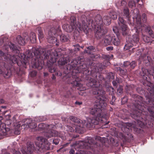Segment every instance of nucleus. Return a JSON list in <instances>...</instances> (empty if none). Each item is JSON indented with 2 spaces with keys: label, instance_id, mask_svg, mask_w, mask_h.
<instances>
[{
  "label": "nucleus",
  "instance_id": "obj_1",
  "mask_svg": "<svg viewBox=\"0 0 154 154\" xmlns=\"http://www.w3.org/2000/svg\"><path fill=\"white\" fill-rule=\"evenodd\" d=\"M65 52L61 49L51 50V54L49 60L50 66L58 62L59 65H63L68 63L66 69L68 72H72L73 70L77 69L79 72H82L86 75L87 85L92 87V93L98 95L96 97L94 108L90 111V114L94 116V117L88 119L85 124L86 127H95L100 122H103L107 120L108 117L106 114V101L107 98L105 94L103 84L102 82L105 79L100 75L98 76L97 73L105 68L103 63L95 64L89 59H86L85 63L83 56L78 57L75 59H71L69 56H66Z\"/></svg>",
  "mask_w": 154,
  "mask_h": 154
},
{
  "label": "nucleus",
  "instance_id": "obj_2",
  "mask_svg": "<svg viewBox=\"0 0 154 154\" xmlns=\"http://www.w3.org/2000/svg\"><path fill=\"white\" fill-rule=\"evenodd\" d=\"M10 48L13 53L16 55L5 54L0 50V56L7 60H10L11 64L9 67L0 68V74L5 75L8 77L16 74H18L20 70V67L26 68V66L31 63L33 68L40 70L42 69L44 65V60H49L51 54V50H47L46 49L33 48L32 51L28 50L26 54H20V51L17 47L11 42L9 44Z\"/></svg>",
  "mask_w": 154,
  "mask_h": 154
},
{
  "label": "nucleus",
  "instance_id": "obj_3",
  "mask_svg": "<svg viewBox=\"0 0 154 154\" xmlns=\"http://www.w3.org/2000/svg\"><path fill=\"white\" fill-rule=\"evenodd\" d=\"M135 100L133 104L134 110L131 116L137 120L141 128H151L154 123V94L152 97H148L146 101L136 94L132 95Z\"/></svg>",
  "mask_w": 154,
  "mask_h": 154
},
{
  "label": "nucleus",
  "instance_id": "obj_4",
  "mask_svg": "<svg viewBox=\"0 0 154 154\" xmlns=\"http://www.w3.org/2000/svg\"><path fill=\"white\" fill-rule=\"evenodd\" d=\"M104 139L99 136L95 138L91 137H86L85 141H76L72 146H73L77 152L75 153L74 149H71L69 152V154H98V152L102 149Z\"/></svg>",
  "mask_w": 154,
  "mask_h": 154
},
{
  "label": "nucleus",
  "instance_id": "obj_5",
  "mask_svg": "<svg viewBox=\"0 0 154 154\" xmlns=\"http://www.w3.org/2000/svg\"><path fill=\"white\" fill-rule=\"evenodd\" d=\"M132 13L133 14L134 16L133 17V20L136 19L137 25L136 26H132L131 28L132 31L135 32L134 35L131 37L129 40L131 43L134 45V48L132 49V52H134L136 51H139L138 49L139 47V45H137L139 43V35L141 33L142 31V24L141 21L140 15L139 14V11L137 9H134L132 11Z\"/></svg>",
  "mask_w": 154,
  "mask_h": 154
},
{
  "label": "nucleus",
  "instance_id": "obj_6",
  "mask_svg": "<svg viewBox=\"0 0 154 154\" xmlns=\"http://www.w3.org/2000/svg\"><path fill=\"white\" fill-rule=\"evenodd\" d=\"M90 23L92 27L94 26L95 36L97 39H101L103 35L107 33V29L103 26V21L100 15L97 14L96 16L94 21L90 19L89 23L90 24Z\"/></svg>",
  "mask_w": 154,
  "mask_h": 154
},
{
  "label": "nucleus",
  "instance_id": "obj_7",
  "mask_svg": "<svg viewBox=\"0 0 154 154\" xmlns=\"http://www.w3.org/2000/svg\"><path fill=\"white\" fill-rule=\"evenodd\" d=\"M121 16L127 19L129 24L132 25L133 23H132L130 20L131 16L130 14L129 9L127 8H124L123 12L121 13L119 17L118 22L119 28L122 31L123 35H125L128 33V28L126 24V21Z\"/></svg>",
  "mask_w": 154,
  "mask_h": 154
},
{
  "label": "nucleus",
  "instance_id": "obj_8",
  "mask_svg": "<svg viewBox=\"0 0 154 154\" xmlns=\"http://www.w3.org/2000/svg\"><path fill=\"white\" fill-rule=\"evenodd\" d=\"M39 129H43L45 132L44 136L48 138L52 137L59 136L63 140H65L66 137L64 135H61L58 132L55 130L56 126L53 125H47L44 123H41L38 125Z\"/></svg>",
  "mask_w": 154,
  "mask_h": 154
},
{
  "label": "nucleus",
  "instance_id": "obj_9",
  "mask_svg": "<svg viewBox=\"0 0 154 154\" xmlns=\"http://www.w3.org/2000/svg\"><path fill=\"white\" fill-rule=\"evenodd\" d=\"M61 33L62 32L60 26H58L51 28L48 32V42L51 44L55 43L56 46L58 45L59 42H57V39L54 35L56 34L60 35Z\"/></svg>",
  "mask_w": 154,
  "mask_h": 154
},
{
  "label": "nucleus",
  "instance_id": "obj_10",
  "mask_svg": "<svg viewBox=\"0 0 154 154\" xmlns=\"http://www.w3.org/2000/svg\"><path fill=\"white\" fill-rule=\"evenodd\" d=\"M47 139L43 137H39L38 138V141L36 143L37 146L36 149L38 153H40L44 152L47 149L45 146Z\"/></svg>",
  "mask_w": 154,
  "mask_h": 154
},
{
  "label": "nucleus",
  "instance_id": "obj_11",
  "mask_svg": "<svg viewBox=\"0 0 154 154\" xmlns=\"http://www.w3.org/2000/svg\"><path fill=\"white\" fill-rule=\"evenodd\" d=\"M70 24H65L63 25V29L68 32H72L74 29H77L76 26V18L74 16H71L70 18Z\"/></svg>",
  "mask_w": 154,
  "mask_h": 154
},
{
  "label": "nucleus",
  "instance_id": "obj_12",
  "mask_svg": "<svg viewBox=\"0 0 154 154\" xmlns=\"http://www.w3.org/2000/svg\"><path fill=\"white\" fill-rule=\"evenodd\" d=\"M35 149V147L33 143L31 142L27 143V151L23 152V154H32L33 150ZM2 154H10L7 152L5 149H3ZM14 154H21V152L18 151H16Z\"/></svg>",
  "mask_w": 154,
  "mask_h": 154
},
{
  "label": "nucleus",
  "instance_id": "obj_13",
  "mask_svg": "<svg viewBox=\"0 0 154 154\" xmlns=\"http://www.w3.org/2000/svg\"><path fill=\"white\" fill-rule=\"evenodd\" d=\"M109 15L111 17L108 16H105L103 17L102 19L103 25L104 24L106 25H109L111 23V18L113 20H115L117 18V16L116 12L113 11L109 13Z\"/></svg>",
  "mask_w": 154,
  "mask_h": 154
},
{
  "label": "nucleus",
  "instance_id": "obj_14",
  "mask_svg": "<svg viewBox=\"0 0 154 154\" xmlns=\"http://www.w3.org/2000/svg\"><path fill=\"white\" fill-rule=\"evenodd\" d=\"M69 119L72 122L78 124L75 128V129H79L80 130H82V128L84 127L85 125L80 123L81 120L80 119L74 116H69Z\"/></svg>",
  "mask_w": 154,
  "mask_h": 154
},
{
  "label": "nucleus",
  "instance_id": "obj_15",
  "mask_svg": "<svg viewBox=\"0 0 154 154\" xmlns=\"http://www.w3.org/2000/svg\"><path fill=\"white\" fill-rule=\"evenodd\" d=\"M103 35L101 38L103 37V45L105 46H107L108 45H110L111 44L112 35H107L103 37L105 35Z\"/></svg>",
  "mask_w": 154,
  "mask_h": 154
},
{
  "label": "nucleus",
  "instance_id": "obj_16",
  "mask_svg": "<svg viewBox=\"0 0 154 154\" xmlns=\"http://www.w3.org/2000/svg\"><path fill=\"white\" fill-rule=\"evenodd\" d=\"M23 126H26V128L33 129L35 128L37 126V125L35 123L32 122L31 119H27L26 121V123L24 125H22V127Z\"/></svg>",
  "mask_w": 154,
  "mask_h": 154
},
{
  "label": "nucleus",
  "instance_id": "obj_17",
  "mask_svg": "<svg viewBox=\"0 0 154 154\" xmlns=\"http://www.w3.org/2000/svg\"><path fill=\"white\" fill-rule=\"evenodd\" d=\"M3 119V117L0 116V131L4 134H6L9 131L10 129L8 128H6L5 124L1 121Z\"/></svg>",
  "mask_w": 154,
  "mask_h": 154
},
{
  "label": "nucleus",
  "instance_id": "obj_18",
  "mask_svg": "<svg viewBox=\"0 0 154 154\" xmlns=\"http://www.w3.org/2000/svg\"><path fill=\"white\" fill-rule=\"evenodd\" d=\"M136 87L133 85H127L125 87V90L127 93L129 94L131 96L132 93L133 92Z\"/></svg>",
  "mask_w": 154,
  "mask_h": 154
},
{
  "label": "nucleus",
  "instance_id": "obj_19",
  "mask_svg": "<svg viewBox=\"0 0 154 154\" xmlns=\"http://www.w3.org/2000/svg\"><path fill=\"white\" fill-rule=\"evenodd\" d=\"M131 125V123H128L126 124L125 125L122 127L121 129L124 132L126 133H128L127 134H128V133H130L131 131L130 127Z\"/></svg>",
  "mask_w": 154,
  "mask_h": 154
},
{
  "label": "nucleus",
  "instance_id": "obj_20",
  "mask_svg": "<svg viewBox=\"0 0 154 154\" xmlns=\"http://www.w3.org/2000/svg\"><path fill=\"white\" fill-rule=\"evenodd\" d=\"M115 70L119 72L120 75L123 76L127 75V70L126 69L123 68L122 69L120 67L115 68Z\"/></svg>",
  "mask_w": 154,
  "mask_h": 154
},
{
  "label": "nucleus",
  "instance_id": "obj_21",
  "mask_svg": "<svg viewBox=\"0 0 154 154\" xmlns=\"http://www.w3.org/2000/svg\"><path fill=\"white\" fill-rule=\"evenodd\" d=\"M61 33L60 35H60V39L61 42H69L70 38L68 35L62 34L61 35Z\"/></svg>",
  "mask_w": 154,
  "mask_h": 154
},
{
  "label": "nucleus",
  "instance_id": "obj_22",
  "mask_svg": "<svg viewBox=\"0 0 154 154\" xmlns=\"http://www.w3.org/2000/svg\"><path fill=\"white\" fill-rule=\"evenodd\" d=\"M112 43L114 45L118 46L120 44V41L118 36L112 35Z\"/></svg>",
  "mask_w": 154,
  "mask_h": 154
},
{
  "label": "nucleus",
  "instance_id": "obj_23",
  "mask_svg": "<svg viewBox=\"0 0 154 154\" xmlns=\"http://www.w3.org/2000/svg\"><path fill=\"white\" fill-rule=\"evenodd\" d=\"M95 50V48L93 46H89L87 48V50L85 51V52L90 55H93L94 52Z\"/></svg>",
  "mask_w": 154,
  "mask_h": 154
},
{
  "label": "nucleus",
  "instance_id": "obj_24",
  "mask_svg": "<svg viewBox=\"0 0 154 154\" xmlns=\"http://www.w3.org/2000/svg\"><path fill=\"white\" fill-rule=\"evenodd\" d=\"M36 31L38 33V38L40 41L44 37L43 32L42 28L40 27H38L36 29Z\"/></svg>",
  "mask_w": 154,
  "mask_h": 154
},
{
  "label": "nucleus",
  "instance_id": "obj_25",
  "mask_svg": "<svg viewBox=\"0 0 154 154\" xmlns=\"http://www.w3.org/2000/svg\"><path fill=\"white\" fill-rule=\"evenodd\" d=\"M18 43L21 45H24L26 43L25 39L22 38L20 35H18L16 38Z\"/></svg>",
  "mask_w": 154,
  "mask_h": 154
},
{
  "label": "nucleus",
  "instance_id": "obj_26",
  "mask_svg": "<svg viewBox=\"0 0 154 154\" xmlns=\"http://www.w3.org/2000/svg\"><path fill=\"white\" fill-rule=\"evenodd\" d=\"M142 36L143 39L144 41L146 43L151 44L153 42V40H152V38H151L149 37L143 35V34Z\"/></svg>",
  "mask_w": 154,
  "mask_h": 154
},
{
  "label": "nucleus",
  "instance_id": "obj_27",
  "mask_svg": "<svg viewBox=\"0 0 154 154\" xmlns=\"http://www.w3.org/2000/svg\"><path fill=\"white\" fill-rule=\"evenodd\" d=\"M48 70L51 73L55 72V75H56L58 76H60L62 75V74L60 72H57L56 71L57 69L55 68L52 67H49Z\"/></svg>",
  "mask_w": 154,
  "mask_h": 154
},
{
  "label": "nucleus",
  "instance_id": "obj_28",
  "mask_svg": "<svg viewBox=\"0 0 154 154\" xmlns=\"http://www.w3.org/2000/svg\"><path fill=\"white\" fill-rule=\"evenodd\" d=\"M71 78L69 79L68 80H69V82H68L69 84H71L73 85V86L79 87L81 86V84L79 82L76 81L75 79L73 80H71Z\"/></svg>",
  "mask_w": 154,
  "mask_h": 154
},
{
  "label": "nucleus",
  "instance_id": "obj_29",
  "mask_svg": "<svg viewBox=\"0 0 154 154\" xmlns=\"http://www.w3.org/2000/svg\"><path fill=\"white\" fill-rule=\"evenodd\" d=\"M27 40H30L32 42H35L36 40V37L35 34L34 32H31L30 34V37L27 39Z\"/></svg>",
  "mask_w": 154,
  "mask_h": 154
},
{
  "label": "nucleus",
  "instance_id": "obj_30",
  "mask_svg": "<svg viewBox=\"0 0 154 154\" xmlns=\"http://www.w3.org/2000/svg\"><path fill=\"white\" fill-rule=\"evenodd\" d=\"M145 31L148 33L150 35L152 38H154V33L151 30V27L149 26L147 27L145 29Z\"/></svg>",
  "mask_w": 154,
  "mask_h": 154
},
{
  "label": "nucleus",
  "instance_id": "obj_31",
  "mask_svg": "<svg viewBox=\"0 0 154 154\" xmlns=\"http://www.w3.org/2000/svg\"><path fill=\"white\" fill-rule=\"evenodd\" d=\"M76 26L77 28H78L80 31H82V30L84 32H85L86 31H87L88 27L87 25L85 24L82 26L80 24H79V26L78 25H77Z\"/></svg>",
  "mask_w": 154,
  "mask_h": 154
},
{
  "label": "nucleus",
  "instance_id": "obj_32",
  "mask_svg": "<svg viewBox=\"0 0 154 154\" xmlns=\"http://www.w3.org/2000/svg\"><path fill=\"white\" fill-rule=\"evenodd\" d=\"M113 55H109V54H103L102 55V58L104 60L109 61L113 57Z\"/></svg>",
  "mask_w": 154,
  "mask_h": 154
},
{
  "label": "nucleus",
  "instance_id": "obj_33",
  "mask_svg": "<svg viewBox=\"0 0 154 154\" xmlns=\"http://www.w3.org/2000/svg\"><path fill=\"white\" fill-rule=\"evenodd\" d=\"M128 42L125 45L124 49L125 50H128L132 47L134 46V44L131 43L129 40Z\"/></svg>",
  "mask_w": 154,
  "mask_h": 154
},
{
  "label": "nucleus",
  "instance_id": "obj_34",
  "mask_svg": "<svg viewBox=\"0 0 154 154\" xmlns=\"http://www.w3.org/2000/svg\"><path fill=\"white\" fill-rule=\"evenodd\" d=\"M134 131L137 133H142L143 132L142 129L140 128L137 127L136 126L133 127Z\"/></svg>",
  "mask_w": 154,
  "mask_h": 154
},
{
  "label": "nucleus",
  "instance_id": "obj_35",
  "mask_svg": "<svg viewBox=\"0 0 154 154\" xmlns=\"http://www.w3.org/2000/svg\"><path fill=\"white\" fill-rule=\"evenodd\" d=\"M21 126V125L20 124H18L17 125V128H15L14 131V133L16 134H19L20 133V128Z\"/></svg>",
  "mask_w": 154,
  "mask_h": 154
},
{
  "label": "nucleus",
  "instance_id": "obj_36",
  "mask_svg": "<svg viewBox=\"0 0 154 154\" xmlns=\"http://www.w3.org/2000/svg\"><path fill=\"white\" fill-rule=\"evenodd\" d=\"M136 65V62L134 61H132L130 63L129 68H130V70L133 69L134 68Z\"/></svg>",
  "mask_w": 154,
  "mask_h": 154
},
{
  "label": "nucleus",
  "instance_id": "obj_37",
  "mask_svg": "<svg viewBox=\"0 0 154 154\" xmlns=\"http://www.w3.org/2000/svg\"><path fill=\"white\" fill-rule=\"evenodd\" d=\"M46 120V118L42 116L37 117L35 118V120L38 122H40L45 121Z\"/></svg>",
  "mask_w": 154,
  "mask_h": 154
},
{
  "label": "nucleus",
  "instance_id": "obj_38",
  "mask_svg": "<svg viewBox=\"0 0 154 154\" xmlns=\"http://www.w3.org/2000/svg\"><path fill=\"white\" fill-rule=\"evenodd\" d=\"M128 6L132 8L136 6V2L134 1H130L128 3Z\"/></svg>",
  "mask_w": 154,
  "mask_h": 154
},
{
  "label": "nucleus",
  "instance_id": "obj_39",
  "mask_svg": "<svg viewBox=\"0 0 154 154\" xmlns=\"http://www.w3.org/2000/svg\"><path fill=\"white\" fill-rule=\"evenodd\" d=\"M66 131L70 132H72L74 131V128L70 126L66 125Z\"/></svg>",
  "mask_w": 154,
  "mask_h": 154
},
{
  "label": "nucleus",
  "instance_id": "obj_40",
  "mask_svg": "<svg viewBox=\"0 0 154 154\" xmlns=\"http://www.w3.org/2000/svg\"><path fill=\"white\" fill-rule=\"evenodd\" d=\"M123 89L122 87H120L118 88L117 90V94L119 95H121L123 93Z\"/></svg>",
  "mask_w": 154,
  "mask_h": 154
},
{
  "label": "nucleus",
  "instance_id": "obj_41",
  "mask_svg": "<svg viewBox=\"0 0 154 154\" xmlns=\"http://www.w3.org/2000/svg\"><path fill=\"white\" fill-rule=\"evenodd\" d=\"M130 62L128 61L125 62L124 63V67L125 68H129Z\"/></svg>",
  "mask_w": 154,
  "mask_h": 154
},
{
  "label": "nucleus",
  "instance_id": "obj_42",
  "mask_svg": "<svg viewBox=\"0 0 154 154\" xmlns=\"http://www.w3.org/2000/svg\"><path fill=\"white\" fill-rule=\"evenodd\" d=\"M60 140L59 138H56L54 139L53 140V143L56 145L58 144Z\"/></svg>",
  "mask_w": 154,
  "mask_h": 154
},
{
  "label": "nucleus",
  "instance_id": "obj_43",
  "mask_svg": "<svg viewBox=\"0 0 154 154\" xmlns=\"http://www.w3.org/2000/svg\"><path fill=\"white\" fill-rule=\"evenodd\" d=\"M107 76L109 79H113L114 78V74L112 72L109 73Z\"/></svg>",
  "mask_w": 154,
  "mask_h": 154
},
{
  "label": "nucleus",
  "instance_id": "obj_44",
  "mask_svg": "<svg viewBox=\"0 0 154 154\" xmlns=\"http://www.w3.org/2000/svg\"><path fill=\"white\" fill-rule=\"evenodd\" d=\"M65 147L62 146L59 149L57 150V152H64L65 151H66L67 150V148H64Z\"/></svg>",
  "mask_w": 154,
  "mask_h": 154
},
{
  "label": "nucleus",
  "instance_id": "obj_45",
  "mask_svg": "<svg viewBox=\"0 0 154 154\" xmlns=\"http://www.w3.org/2000/svg\"><path fill=\"white\" fill-rule=\"evenodd\" d=\"M103 63L105 68L106 67L109 66L110 64V63L109 62V61H108L107 60H104Z\"/></svg>",
  "mask_w": 154,
  "mask_h": 154
},
{
  "label": "nucleus",
  "instance_id": "obj_46",
  "mask_svg": "<svg viewBox=\"0 0 154 154\" xmlns=\"http://www.w3.org/2000/svg\"><path fill=\"white\" fill-rule=\"evenodd\" d=\"M136 91L138 93L140 94H142L143 93V90L141 88H136Z\"/></svg>",
  "mask_w": 154,
  "mask_h": 154
},
{
  "label": "nucleus",
  "instance_id": "obj_47",
  "mask_svg": "<svg viewBox=\"0 0 154 154\" xmlns=\"http://www.w3.org/2000/svg\"><path fill=\"white\" fill-rule=\"evenodd\" d=\"M127 101L128 99L127 97H124L122 98L121 102L122 104H124L126 103L127 102Z\"/></svg>",
  "mask_w": 154,
  "mask_h": 154
},
{
  "label": "nucleus",
  "instance_id": "obj_48",
  "mask_svg": "<svg viewBox=\"0 0 154 154\" xmlns=\"http://www.w3.org/2000/svg\"><path fill=\"white\" fill-rule=\"evenodd\" d=\"M75 47V51H79V48L80 46L78 44H76L75 45H74Z\"/></svg>",
  "mask_w": 154,
  "mask_h": 154
},
{
  "label": "nucleus",
  "instance_id": "obj_49",
  "mask_svg": "<svg viewBox=\"0 0 154 154\" xmlns=\"http://www.w3.org/2000/svg\"><path fill=\"white\" fill-rule=\"evenodd\" d=\"M142 20L144 22H146V15L145 14H143L142 16Z\"/></svg>",
  "mask_w": 154,
  "mask_h": 154
},
{
  "label": "nucleus",
  "instance_id": "obj_50",
  "mask_svg": "<svg viewBox=\"0 0 154 154\" xmlns=\"http://www.w3.org/2000/svg\"><path fill=\"white\" fill-rule=\"evenodd\" d=\"M37 73V72L36 71H33L31 72L30 74L31 77H34L36 75Z\"/></svg>",
  "mask_w": 154,
  "mask_h": 154
},
{
  "label": "nucleus",
  "instance_id": "obj_51",
  "mask_svg": "<svg viewBox=\"0 0 154 154\" xmlns=\"http://www.w3.org/2000/svg\"><path fill=\"white\" fill-rule=\"evenodd\" d=\"M18 116L17 115H15L13 117V121L14 123H15L17 122V119Z\"/></svg>",
  "mask_w": 154,
  "mask_h": 154
},
{
  "label": "nucleus",
  "instance_id": "obj_52",
  "mask_svg": "<svg viewBox=\"0 0 154 154\" xmlns=\"http://www.w3.org/2000/svg\"><path fill=\"white\" fill-rule=\"evenodd\" d=\"M106 49L108 51H112L113 49V47L112 46H108L106 48Z\"/></svg>",
  "mask_w": 154,
  "mask_h": 154
},
{
  "label": "nucleus",
  "instance_id": "obj_53",
  "mask_svg": "<svg viewBox=\"0 0 154 154\" xmlns=\"http://www.w3.org/2000/svg\"><path fill=\"white\" fill-rule=\"evenodd\" d=\"M116 81L118 83H120L122 82L121 79L118 77H116Z\"/></svg>",
  "mask_w": 154,
  "mask_h": 154
},
{
  "label": "nucleus",
  "instance_id": "obj_54",
  "mask_svg": "<svg viewBox=\"0 0 154 154\" xmlns=\"http://www.w3.org/2000/svg\"><path fill=\"white\" fill-rule=\"evenodd\" d=\"M113 30L114 31V32L115 33H116V35H117L118 34H117V33L118 32V30L117 29L116 27H113Z\"/></svg>",
  "mask_w": 154,
  "mask_h": 154
},
{
  "label": "nucleus",
  "instance_id": "obj_55",
  "mask_svg": "<svg viewBox=\"0 0 154 154\" xmlns=\"http://www.w3.org/2000/svg\"><path fill=\"white\" fill-rule=\"evenodd\" d=\"M112 83L114 86H117V83L116 80L113 81Z\"/></svg>",
  "mask_w": 154,
  "mask_h": 154
},
{
  "label": "nucleus",
  "instance_id": "obj_56",
  "mask_svg": "<svg viewBox=\"0 0 154 154\" xmlns=\"http://www.w3.org/2000/svg\"><path fill=\"white\" fill-rule=\"evenodd\" d=\"M72 140H70V142H69V143H67L65 144H64L62 146H63V147H65L67 146L69 144V143H70V141H71Z\"/></svg>",
  "mask_w": 154,
  "mask_h": 154
},
{
  "label": "nucleus",
  "instance_id": "obj_57",
  "mask_svg": "<svg viewBox=\"0 0 154 154\" xmlns=\"http://www.w3.org/2000/svg\"><path fill=\"white\" fill-rule=\"evenodd\" d=\"M116 99V97L113 94L112 95V101H115Z\"/></svg>",
  "mask_w": 154,
  "mask_h": 154
},
{
  "label": "nucleus",
  "instance_id": "obj_58",
  "mask_svg": "<svg viewBox=\"0 0 154 154\" xmlns=\"http://www.w3.org/2000/svg\"><path fill=\"white\" fill-rule=\"evenodd\" d=\"M75 105H80L82 104V102H79L76 101L75 102Z\"/></svg>",
  "mask_w": 154,
  "mask_h": 154
},
{
  "label": "nucleus",
  "instance_id": "obj_59",
  "mask_svg": "<svg viewBox=\"0 0 154 154\" xmlns=\"http://www.w3.org/2000/svg\"><path fill=\"white\" fill-rule=\"evenodd\" d=\"M4 42L2 39H0V45H2L3 44Z\"/></svg>",
  "mask_w": 154,
  "mask_h": 154
},
{
  "label": "nucleus",
  "instance_id": "obj_60",
  "mask_svg": "<svg viewBox=\"0 0 154 154\" xmlns=\"http://www.w3.org/2000/svg\"><path fill=\"white\" fill-rule=\"evenodd\" d=\"M109 122V121H108L107 122H105L104 123V126H106V125H107L108 124V123Z\"/></svg>",
  "mask_w": 154,
  "mask_h": 154
},
{
  "label": "nucleus",
  "instance_id": "obj_61",
  "mask_svg": "<svg viewBox=\"0 0 154 154\" xmlns=\"http://www.w3.org/2000/svg\"><path fill=\"white\" fill-rule=\"evenodd\" d=\"M44 76L45 77H46L48 75V73L47 72H44Z\"/></svg>",
  "mask_w": 154,
  "mask_h": 154
},
{
  "label": "nucleus",
  "instance_id": "obj_62",
  "mask_svg": "<svg viewBox=\"0 0 154 154\" xmlns=\"http://www.w3.org/2000/svg\"><path fill=\"white\" fill-rule=\"evenodd\" d=\"M120 2L121 3V4H122V3H126V1H124V0L121 1Z\"/></svg>",
  "mask_w": 154,
  "mask_h": 154
},
{
  "label": "nucleus",
  "instance_id": "obj_63",
  "mask_svg": "<svg viewBox=\"0 0 154 154\" xmlns=\"http://www.w3.org/2000/svg\"><path fill=\"white\" fill-rule=\"evenodd\" d=\"M53 77H52V79H56V77L55 76V74H53Z\"/></svg>",
  "mask_w": 154,
  "mask_h": 154
},
{
  "label": "nucleus",
  "instance_id": "obj_64",
  "mask_svg": "<svg viewBox=\"0 0 154 154\" xmlns=\"http://www.w3.org/2000/svg\"><path fill=\"white\" fill-rule=\"evenodd\" d=\"M115 101H112V100H111V101L110 102V104H111L113 105H114V102Z\"/></svg>",
  "mask_w": 154,
  "mask_h": 154
}]
</instances>
